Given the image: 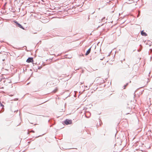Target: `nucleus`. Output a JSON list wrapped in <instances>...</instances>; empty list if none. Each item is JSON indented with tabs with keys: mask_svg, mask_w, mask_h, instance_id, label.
<instances>
[{
	"mask_svg": "<svg viewBox=\"0 0 152 152\" xmlns=\"http://www.w3.org/2000/svg\"><path fill=\"white\" fill-rule=\"evenodd\" d=\"M6 3H5V4H4V5H6Z\"/></svg>",
	"mask_w": 152,
	"mask_h": 152,
	"instance_id": "18",
	"label": "nucleus"
},
{
	"mask_svg": "<svg viewBox=\"0 0 152 152\" xmlns=\"http://www.w3.org/2000/svg\"><path fill=\"white\" fill-rule=\"evenodd\" d=\"M91 51V48H90L88 50L86 51L85 55L86 56H87L90 53Z\"/></svg>",
	"mask_w": 152,
	"mask_h": 152,
	"instance_id": "5",
	"label": "nucleus"
},
{
	"mask_svg": "<svg viewBox=\"0 0 152 152\" xmlns=\"http://www.w3.org/2000/svg\"><path fill=\"white\" fill-rule=\"evenodd\" d=\"M42 68V66H38V69H40Z\"/></svg>",
	"mask_w": 152,
	"mask_h": 152,
	"instance_id": "12",
	"label": "nucleus"
},
{
	"mask_svg": "<svg viewBox=\"0 0 152 152\" xmlns=\"http://www.w3.org/2000/svg\"><path fill=\"white\" fill-rule=\"evenodd\" d=\"M88 116H87L86 114H85V116L87 118H89L91 115V113L89 112H87Z\"/></svg>",
	"mask_w": 152,
	"mask_h": 152,
	"instance_id": "6",
	"label": "nucleus"
},
{
	"mask_svg": "<svg viewBox=\"0 0 152 152\" xmlns=\"http://www.w3.org/2000/svg\"><path fill=\"white\" fill-rule=\"evenodd\" d=\"M29 132H30L29 131H28V134H29Z\"/></svg>",
	"mask_w": 152,
	"mask_h": 152,
	"instance_id": "17",
	"label": "nucleus"
},
{
	"mask_svg": "<svg viewBox=\"0 0 152 152\" xmlns=\"http://www.w3.org/2000/svg\"><path fill=\"white\" fill-rule=\"evenodd\" d=\"M128 1H128L127 3H132V0H128Z\"/></svg>",
	"mask_w": 152,
	"mask_h": 152,
	"instance_id": "10",
	"label": "nucleus"
},
{
	"mask_svg": "<svg viewBox=\"0 0 152 152\" xmlns=\"http://www.w3.org/2000/svg\"><path fill=\"white\" fill-rule=\"evenodd\" d=\"M72 121V120L66 119L65 120L64 122L65 124L68 125L71 124Z\"/></svg>",
	"mask_w": 152,
	"mask_h": 152,
	"instance_id": "2",
	"label": "nucleus"
},
{
	"mask_svg": "<svg viewBox=\"0 0 152 152\" xmlns=\"http://www.w3.org/2000/svg\"><path fill=\"white\" fill-rule=\"evenodd\" d=\"M57 88L55 89H54V90H53V92L54 93H55L56 92H57Z\"/></svg>",
	"mask_w": 152,
	"mask_h": 152,
	"instance_id": "8",
	"label": "nucleus"
},
{
	"mask_svg": "<svg viewBox=\"0 0 152 152\" xmlns=\"http://www.w3.org/2000/svg\"><path fill=\"white\" fill-rule=\"evenodd\" d=\"M30 132H33V133H34V131L33 130H31Z\"/></svg>",
	"mask_w": 152,
	"mask_h": 152,
	"instance_id": "13",
	"label": "nucleus"
},
{
	"mask_svg": "<svg viewBox=\"0 0 152 152\" xmlns=\"http://www.w3.org/2000/svg\"><path fill=\"white\" fill-rule=\"evenodd\" d=\"M140 48L137 50V51L138 52H140L142 48V47L141 45H140Z\"/></svg>",
	"mask_w": 152,
	"mask_h": 152,
	"instance_id": "7",
	"label": "nucleus"
},
{
	"mask_svg": "<svg viewBox=\"0 0 152 152\" xmlns=\"http://www.w3.org/2000/svg\"><path fill=\"white\" fill-rule=\"evenodd\" d=\"M36 137V138H37V137Z\"/></svg>",
	"mask_w": 152,
	"mask_h": 152,
	"instance_id": "19",
	"label": "nucleus"
},
{
	"mask_svg": "<svg viewBox=\"0 0 152 152\" xmlns=\"http://www.w3.org/2000/svg\"><path fill=\"white\" fill-rule=\"evenodd\" d=\"M26 61L28 63H31L33 62V58L29 57L27 59Z\"/></svg>",
	"mask_w": 152,
	"mask_h": 152,
	"instance_id": "3",
	"label": "nucleus"
},
{
	"mask_svg": "<svg viewBox=\"0 0 152 152\" xmlns=\"http://www.w3.org/2000/svg\"><path fill=\"white\" fill-rule=\"evenodd\" d=\"M0 106L2 107V109H4V105L2 104L1 102H0Z\"/></svg>",
	"mask_w": 152,
	"mask_h": 152,
	"instance_id": "9",
	"label": "nucleus"
},
{
	"mask_svg": "<svg viewBox=\"0 0 152 152\" xmlns=\"http://www.w3.org/2000/svg\"><path fill=\"white\" fill-rule=\"evenodd\" d=\"M105 18V17H104L101 20H104Z\"/></svg>",
	"mask_w": 152,
	"mask_h": 152,
	"instance_id": "14",
	"label": "nucleus"
},
{
	"mask_svg": "<svg viewBox=\"0 0 152 152\" xmlns=\"http://www.w3.org/2000/svg\"><path fill=\"white\" fill-rule=\"evenodd\" d=\"M141 34L142 35L144 36H147V34L145 32H144L143 31H141Z\"/></svg>",
	"mask_w": 152,
	"mask_h": 152,
	"instance_id": "4",
	"label": "nucleus"
},
{
	"mask_svg": "<svg viewBox=\"0 0 152 152\" xmlns=\"http://www.w3.org/2000/svg\"><path fill=\"white\" fill-rule=\"evenodd\" d=\"M128 84V83H127L126 85H124V89H125V88L126 87V86H127Z\"/></svg>",
	"mask_w": 152,
	"mask_h": 152,
	"instance_id": "11",
	"label": "nucleus"
},
{
	"mask_svg": "<svg viewBox=\"0 0 152 152\" xmlns=\"http://www.w3.org/2000/svg\"><path fill=\"white\" fill-rule=\"evenodd\" d=\"M137 40V38H135L133 40V41H136Z\"/></svg>",
	"mask_w": 152,
	"mask_h": 152,
	"instance_id": "15",
	"label": "nucleus"
},
{
	"mask_svg": "<svg viewBox=\"0 0 152 152\" xmlns=\"http://www.w3.org/2000/svg\"><path fill=\"white\" fill-rule=\"evenodd\" d=\"M103 25V24H102L101 25H100V26H99L98 27V28H99V27H100V26H102Z\"/></svg>",
	"mask_w": 152,
	"mask_h": 152,
	"instance_id": "16",
	"label": "nucleus"
},
{
	"mask_svg": "<svg viewBox=\"0 0 152 152\" xmlns=\"http://www.w3.org/2000/svg\"><path fill=\"white\" fill-rule=\"evenodd\" d=\"M13 22L14 23L16 24V25L18 27H19L20 28L22 29H24V28L20 23H18V22L17 21L15 20H13Z\"/></svg>",
	"mask_w": 152,
	"mask_h": 152,
	"instance_id": "1",
	"label": "nucleus"
}]
</instances>
